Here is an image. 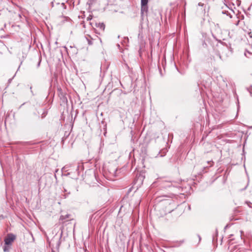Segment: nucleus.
Returning a JSON list of instances; mask_svg holds the SVG:
<instances>
[{
    "instance_id": "obj_4",
    "label": "nucleus",
    "mask_w": 252,
    "mask_h": 252,
    "mask_svg": "<svg viewBox=\"0 0 252 252\" xmlns=\"http://www.w3.org/2000/svg\"><path fill=\"white\" fill-rule=\"evenodd\" d=\"M87 36H86V39L88 41V44L92 45L93 44V42H92V40L89 38H91L90 36H89L88 35Z\"/></svg>"
},
{
    "instance_id": "obj_6",
    "label": "nucleus",
    "mask_w": 252,
    "mask_h": 252,
    "mask_svg": "<svg viewBox=\"0 0 252 252\" xmlns=\"http://www.w3.org/2000/svg\"><path fill=\"white\" fill-rule=\"evenodd\" d=\"M60 219H61V220H63V219H65V218H64V217H63V216H61V218H60Z\"/></svg>"
},
{
    "instance_id": "obj_9",
    "label": "nucleus",
    "mask_w": 252,
    "mask_h": 252,
    "mask_svg": "<svg viewBox=\"0 0 252 252\" xmlns=\"http://www.w3.org/2000/svg\"><path fill=\"white\" fill-rule=\"evenodd\" d=\"M51 4H52V6L53 7L54 6V3L53 1L51 2Z\"/></svg>"
},
{
    "instance_id": "obj_3",
    "label": "nucleus",
    "mask_w": 252,
    "mask_h": 252,
    "mask_svg": "<svg viewBox=\"0 0 252 252\" xmlns=\"http://www.w3.org/2000/svg\"><path fill=\"white\" fill-rule=\"evenodd\" d=\"M97 27L103 31L105 29V25L103 23H99Z\"/></svg>"
},
{
    "instance_id": "obj_11",
    "label": "nucleus",
    "mask_w": 252,
    "mask_h": 252,
    "mask_svg": "<svg viewBox=\"0 0 252 252\" xmlns=\"http://www.w3.org/2000/svg\"><path fill=\"white\" fill-rule=\"evenodd\" d=\"M199 240L201 239V237L200 236H199Z\"/></svg>"
},
{
    "instance_id": "obj_10",
    "label": "nucleus",
    "mask_w": 252,
    "mask_h": 252,
    "mask_svg": "<svg viewBox=\"0 0 252 252\" xmlns=\"http://www.w3.org/2000/svg\"><path fill=\"white\" fill-rule=\"evenodd\" d=\"M248 91H249V92H250V94H251V92H250V89H248Z\"/></svg>"
},
{
    "instance_id": "obj_2",
    "label": "nucleus",
    "mask_w": 252,
    "mask_h": 252,
    "mask_svg": "<svg viewBox=\"0 0 252 252\" xmlns=\"http://www.w3.org/2000/svg\"><path fill=\"white\" fill-rule=\"evenodd\" d=\"M148 2V0H141V16H143L144 13H147L148 11V6L147 3Z\"/></svg>"
},
{
    "instance_id": "obj_7",
    "label": "nucleus",
    "mask_w": 252,
    "mask_h": 252,
    "mask_svg": "<svg viewBox=\"0 0 252 252\" xmlns=\"http://www.w3.org/2000/svg\"><path fill=\"white\" fill-rule=\"evenodd\" d=\"M249 35H250V36L251 37H252V33H251V32H249Z\"/></svg>"
},
{
    "instance_id": "obj_8",
    "label": "nucleus",
    "mask_w": 252,
    "mask_h": 252,
    "mask_svg": "<svg viewBox=\"0 0 252 252\" xmlns=\"http://www.w3.org/2000/svg\"><path fill=\"white\" fill-rule=\"evenodd\" d=\"M62 5H63V6L64 8H65L64 4L63 3H62Z\"/></svg>"
},
{
    "instance_id": "obj_1",
    "label": "nucleus",
    "mask_w": 252,
    "mask_h": 252,
    "mask_svg": "<svg viewBox=\"0 0 252 252\" xmlns=\"http://www.w3.org/2000/svg\"><path fill=\"white\" fill-rule=\"evenodd\" d=\"M16 239V236L12 234H8L4 239V245L3 246V250L4 252H9L12 243Z\"/></svg>"
},
{
    "instance_id": "obj_5",
    "label": "nucleus",
    "mask_w": 252,
    "mask_h": 252,
    "mask_svg": "<svg viewBox=\"0 0 252 252\" xmlns=\"http://www.w3.org/2000/svg\"><path fill=\"white\" fill-rule=\"evenodd\" d=\"M246 203L248 204V206L250 208H252V203L250 202H246Z\"/></svg>"
}]
</instances>
